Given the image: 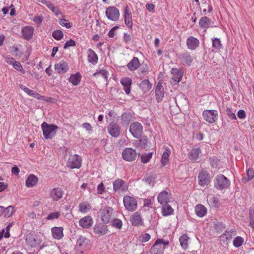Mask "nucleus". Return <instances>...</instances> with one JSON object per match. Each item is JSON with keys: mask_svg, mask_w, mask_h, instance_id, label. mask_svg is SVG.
<instances>
[{"mask_svg": "<svg viewBox=\"0 0 254 254\" xmlns=\"http://www.w3.org/2000/svg\"><path fill=\"white\" fill-rule=\"evenodd\" d=\"M155 95L158 102H161L164 95V90L161 83H158L155 89Z\"/></svg>", "mask_w": 254, "mask_h": 254, "instance_id": "nucleus-29", "label": "nucleus"}, {"mask_svg": "<svg viewBox=\"0 0 254 254\" xmlns=\"http://www.w3.org/2000/svg\"><path fill=\"white\" fill-rule=\"evenodd\" d=\"M139 86L144 92H147L151 88L152 84L149 80H144L141 82Z\"/></svg>", "mask_w": 254, "mask_h": 254, "instance_id": "nucleus-41", "label": "nucleus"}, {"mask_svg": "<svg viewBox=\"0 0 254 254\" xmlns=\"http://www.w3.org/2000/svg\"><path fill=\"white\" fill-rule=\"evenodd\" d=\"M140 240L142 242H146L150 239V236L148 233H145L141 235Z\"/></svg>", "mask_w": 254, "mask_h": 254, "instance_id": "nucleus-63", "label": "nucleus"}, {"mask_svg": "<svg viewBox=\"0 0 254 254\" xmlns=\"http://www.w3.org/2000/svg\"><path fill=\"white\" fill-rule=\"evenodd\" d=\"M121 117L122 120L125 123L128 122L131 120V115L128 113H123Z\"/></svg>", "mask_w": 254, "mask_h": 254, "instance_id": "nucleus-57", "label": "nucleus"}, {"mask_svg": "<svg viewBox=\"0 0 254 254\" xmlns=\"http://www.w3.org/2000/svg\"><path fill=\"white\" fill-rule=\"evenodd\" d=\"M195 212L197 216L202 217L206 215L207 209L204 205L199 204L195 206Z\"/></svg>", "mask_w": 254, "mask_h": 254, "instance_id": "nucleus-33", "label": "nucleus"}, {"mask_svg": "<svg viewBox=\"0 0 254 254\" xmlns=\"http://www.w3.org/2000/svg\"><path fill=\"white\" fill-rule=\"evenodd\" d=\"M63 194L64 191L60 188H54L50 192V196L54 201H58L63 197Z\"/></svg>", "mask_w": 254, "mask_h": 254, "instance_id": "nucleus-18", "label": "nucleus"}, {"mask_svg": "<svg viewBox=\"0 0 254 254\" xmlns=\"http://www.w3.org/2000/svg\"><path fill=\"white\" fill-rule=\"evenodd\" d=\"M189 237L187 234H184L180 237L179 241L182 248L184 249H187L188 248V241Z\"/></svg>", "mask_w": 254, "mask_h": 254, "instance_id": "nucleus-39", "label": "nucleus"}, {"mask_svg": "<svg viewBox=\"0 0 254 254\" xmlns=\"http://www.w3.org/2000/svg\"><path fill=\"white\" fill-rule=\"evenodd\" d=\"M139 65L140 63L138 59L134 57L127 64V67L130 71H134L139 67Z\"/></svg>", "mask_w": 254, "mask_h": 254, "instance_id": "nucleus-34", "label": "nucleus"}, {"mask_svg": "<svg viewBox=\"0 0 254 254\" xmlns=\"http://www.w3.org/2000/svg\"><path fill=\"white\" fill-rule=\"evenodd\" d=\"M107 129L109 133L113 137H117L120 134V128L117 124L114 123L110 124Z\"/></svg>", "mask_w": 254, "mask_h": 254, "instance_id": "nucleus-15", "label": "nucleus"}, {"mask_svg": "<svg viewBox=\"0 0 254 254\" xmlns=\"http://www.w3.org/2000/svg\"><path fill=\"white\" fill-rule=\"evenodd\" d=\"M79 208L81 212L85 213L91 208V206L87 202H83L79 204Z\"/></svg>", "mask_w": 254, "mask_h": 254, "instance_id": "nucleus-42", "label": "nucleus"}, {"mask_svg": "<svg viewBox=\"0 0 254 254\" xmlns=\"http://www.w3.org/2000/svg\"><path fill=\"white\" fill-rule=\"evenodd\" d=\"M106 15L107 18L112 21H117L120 17L119 9L114 6H109L106 8Z\"/></svg>", "mask_w": 254, "mask_h": 254, "instance_id": "nucleus-9", "label": "nucleus"}, {"mask_svg": "<svg viewBox=\"0 0 254 254\" xmlns=\"http://www.w3.org/2000/svg\"><path fill=\"white\" fill-rule=\"evenodd\" d=\"M152 155V152L146 153L142 154L140 157L141 162L143 164L148 163L151 159Z\"/></svg>", "mask_w": 254, "mask_h": 254, "instance_id": "nucleus-44", "label": "nucleus"}, {"mask_svg": "<svg viewBox=\"0 0 254 254\" xmlns=\"http://www.w3.org/2000/svg\"><path fill=\"white\" fill-rule=\"evenodd\" d=\"M125 22L126 25L129 28L132 27V14L129 12V8L127 6L124 10Z\"/></svg>", "mask_w": 254, "mask_h": 254, "instance_id": "nucleus-26", "label": "nucleus"}, {"mask_svg": "<svg viewBox=\"0 0 254 254\" xmlns=\"http://www.w3.org/2000/svg\"><path fill=\"white\" fill-rule=\"evenodd\" d=\"M124 205L126 210L130 212L135 211L137 209V202L133 197L126 195L123 198Z\"/></svg>", "mask_w": 254, "mask_h": 254, "instance_id": "nucleus-2", "label": "nucleus"}, {"mask_svg": "<svg viewBox=\"0 0 254 254\" xmlns=\"http://www.w3.org/2000/svg\"><path fill=\"white\" fill-rule=\"evenodd\" d=\"M98 75H100L103 78H104L106 80H107L108 76V72L107 71V70L100 69V70L97 71V72H95L93 74V76H96Z\"/></svg>", "mask_w": 254, "mask_h": 254, "instance_id": "nucleus-49", "label": "nucleus"}, {"mask_svg": "<svg viewBox=\"0 0 254 254\" xmlns=\"http://www.w3.org/2000/svg\"><path fill=\"white\" fill-rule=\"evenodd\" d=\"M61 216V213L59 211H56L54 212L51 213L49 214L46 219L48 220H51L54 219H57Z\"/></svg>", "mask_w": 254, "mask_h": 254, "instance_id": "nucleus-53", "label": "nucleus"}, {"mask_svg": "<svg viewBox=\"0 0 254 254\" xmlns=\"http://www.w3.org/2000/svg\"><path fill=\"white\" fill-rule=\"evenodd\" d=\"M247 175L248 180H251L254 177V171L252 168H249L247 171Z\"/></svg>", "mask_w": 254, "mask_h": 254, "instance_id": "nucleus-61", "label": "nucleus"}, {"mask_svg": "<svg viewBox=\"0 0 254 254\" xmlns=\"http://www.w3.org/2000/svg\"><path fill=\"white\" fill-rule=\"evenodd\" d=\"M19 87L24 91L26 93H27L28 95L32 96L37 99L40 100L42 98V96H41L39 94L36 92L34 90H31L29 89L28 87H26L23 84H20Z\"/></svg>", "mask_w": 254, "mask_h": 254, "instance_id": "nucleus-28", "label": "nucleus"}, {"mask_svg": "<svg viewBox=\"0 0 254 254\" xmlns=\"http://www.w3.org/2000/svg\"><path fill=\"white\" fill-rule=\"evenodd\" d=\"M147 142L148 140L147 138L146 137H142L139 139V140L137 141V142H136V145H137L138 147L145 148L147 146Z\"/></svg>", "mask_w": 254, "mask_h": 254, "instance_id": "nucleus-48", "label": "nucleus"}, {"mask_svg": "<svg viewBox=\"0 0 254 254\" xmlns=\"http://www.w3.org/2000/svg\"><path fill=\"white\" fill-rule=\"evenodd\" d=\"M198 184L201 187L207 186L210 183L209 174L205 171H201L198 176Z\"/></svg>", "mask_w": 254, "mask_h": 254, "instance_id": "nucleus-13", "label": "nucleus"}, {"mask_svg": "<svg viewBox=\"0 0 254 254\" xmlns=\"http://www.w3.org/2000/svg\"><path fill=\"white\" fill-rule=\"evenodd\" d=\"M169 244L168 241H164L163 239H157L151 248L152 252L163 254L164 250L166 246Z\"/></svg>", "mask_w": 254, "mask_h": 254, "instance_id": "nucleus-11", "label": "nucleus"}, {"mask_svg": "<svg viewBox=\"0 0 254 254\" xmlns=\"http://www.w3.org/2000/svg\"><path fill=\"white\" fill-rule=\"evenodd\" d=\"M63 231L62 227H54L51 229L52 236L55 239L60 240L64 237Z\"/></svg>", "mask_w": 254, "mask_h": 254, "instance_id": "nucleus-25", "label": "nucleus"}, {"mask_svg": "<svg viewBox=\"0 0 254 254\" xmlns=\"http://www.w3.org/2000/svg\"><path fill=\"white\" fill-rule=\"evenodd\" d=\"M81 75L79 72H76L75 74H71L69 78V81L74 86H77L80 83L81 79Z\"/></svg>", "mask_w": 254, "mask_h": 254, "instance_id": "nucleus-32", "label": "nucleus"}, {"mask_svg": "<svg viewBox=\"0 0 254 254\" xmlns=\"http://www.w3.org/2000/svg\"><path fill=\"white\" fill-rule=\"evenodd\" d=\"M180 59L183 64L190 65L192 61V59L190 55L187 52H186L180 55Z\"/></svg>", "mask_w": 254, "mask_h": 254, "instance_id": "nucleus-30", "label": "nucleus"}, {"mask_svg": "<svg viewBox=\"0 0 254 254\" xmlns=\"http://www.w3.org/2000/svg\"><path fill=\"white\" fill-rule=\"evenodd\" d=\"M94 232L99 235L102 236L105 235L108 231L107 226L103 224H96L94 227Z\"/></svg>", "mask_w": 254, "mask_h": 254, "instance_id": "nucleus-23", "label": "nucleus"}, {"mask_svg": "<svg viewBox=\"0 0 254 254\" xmlns=\"http://www.w3.org/2000/svg\"><path fill=\"white\" fill-rule=\"evenodd\" d=\"M158 201L159 203L162 205H164L169 201V197L168 196V193L167 191H163L161 192L157 197Z\"/></svg>", "mask_w": 254, "mask_h": 254, "instance_id": "nucleus-31", "label": "nucleus"}, {"mask_svg": "<svg viewBox=\"0 0 254 254\" xmlns=\"http://www.w3.org/2000/svg\"><path fill=\"white\" fill-rule=\"evenodd\" d=\"M170 154V150L168 147H166L161 157V163L162 166H165L168 163Z\"/></svg>", "mask_w": 254, "mask_h": 254, "instance_id": "nucleus-35", "label": "nucleus"}, {"mask_svg": "<svg viewBox=\"0 0 254 254\" xmlns=\"http://www.w3.org/2000/svg\"><path fill=\"white\" fill-rule=\"evenodd\" d=\"M55 70L61 74L65 73L68 69L67 63L62 60L55 64Z\"/></svg>", "mask_w": 254, "mask_h": 254, "instance_id": "nucleus-17", "label": "nucleus"}, {"mask_svg": "<svg viewBox=\"0 0 254 254\" xmlns=\"http://www.w3.org/2000/svg\"><path fill=\"white\" fill-rule=\"evenodd\" d=\"M34 29L31 26L24 27L21 30L22 37L26 40L30 39L33 35Z\"/></svg>", "mask_w": 254, "mask_h": 254, "instance_id": "nucleus-20", "label": "nucleus"}, {"mask_svg": "<svg viewBox=\"0 0 254 254\" xmlns=\"http://www.w3.org/2000/svg\"><path fill=\"white\" fill-rule=\"evenodd\" d=\"M233 233L232 231H226L221 236V240L224 242L231 240L232 238Z\"/></svg>", "mask_w": 254, "mask_h": 254, "instance_id": "nucleus-47", "label": "nucleus"}, {"mask_svg": "<svg viewBox=\"0 0 254 254\" xmlns=\"http://www.w3.org/2000/svg\"><path fill=\"white\" fill-rule=\"evenodd\" d=\"M4 60L7 64L11 65L16 61L14 58L8 55L4 57Z\"/></svg>", "mask_w": 254, "mask_h": 254, "instance_id": "nucleus-62", "label": "nucleus"}, {"mask_svg": "<svg viewBox=\"0 0 254 254\" xmlns=\"http://www.w3.org/2000/svg\"><path fill=\"white\" fill-rule=\"evenodd\" d=\"M12 65L15 69L21 72L22 73H25V71L23 69L21 64L19 62L15 61Z\"/></svg>", "mask_w": 254, "mask_h": 254, "instance_id": "nucleus-55", "label": "nucleus"}, {"mask_svg": "<svg viewBox=\"0 0 254 254\" xmlns=\"http://www.w3.org/2000/svg\"><path fill=\"white\" fill-rule=\"evenodd\" d=\"M46 6L50 10H51L57 16L61 13L59 9L55 7L54 4L51 2L49 1Z\"/></svg>", "mask_w": 254, "mask_h": 254, "instance_id": "nucleus-54", "label": "nucleus"}, {"mask_svg": "<svg viewBox=\"0 0 254 254\" xmlns=\"http://www.w3.org/2000/svg\"><path fill=\"white\" fill-rule=\"evenodd\" d=\"M218 112L215 110H205L202 112L203 119L210 124L215 123L218 119Z\"/></svg>", "mask_w": 254, "mask_h": 254, "instance_id": "nucleus-4", "label": "nucleus"}, {"mask_svg": "<svg viewBox=\"0 0 254 254\" xmlns=\"http://www.w3.org/2000/svg\"><path fill=\"white\" fill-rule=\"evenodd\" d=\"M186 44L189 49L194 50L199 45V41L193 36H189L186 40Z\"/></svg>", "mask_w": 254, "mask_h": 254, "instance_id": "nucleus-14", "label": "nucleus"}, {"mask_svg": "<svg viewBox=\"0 0 254 254\" xmlns=\"http://www.w3.org/2000/svg\"><path fill=\"white\" fill-rule=\"evenodd\" d=\"M93 223V220L90 216H86L82 218L79 221V225L83 228H90Z\"/></svg>", "mask_w": 254, "mask_h": 254, "instance_id": "nucleus-22", "label": "nucleus"}, {"mask_svg": "<svg viewBox=\"0 0 254 254\" xmlns=\"http://www.w3.org/2000/svg\"><path fill=\"white\" fill-rule=\"evenodd\" d=\"M113 190L118 193L126 192L128 190L127 184L123 180L118 179L116 180L113 184Z\"/></svg>", "mask_w": 254, "mask_h": 254, "instance_id": "nucleus-6", "label": "nucleus"}, {"mask_svg": "<svg viewBox=\"0 0 254 254\" xmlns=\"http://www.w3.org/2000/svg\"><path fill=\"white\" fill-rule=\"evenodd\" d=\"M4 211V217H9L11 216L14 212V207L10 205L6 208L3 207Z\"/></svg>", "mask_w": 254, "mask_h": 254, "instance_id": "nucleus-45", "label": "nucleus"}, {"mask_svg": "<svg viewBox=\"0 0 254 254\" xmlns=\"http://www.w3.org/2000/svg\"><path fill=\"white\" fill-rule=\"evenodd\" d=\"M38 181L37 177L33 174H30L26 180V186L27 187H32L37 183Z\"/></svg>", "mask_w": 254, "mask_h": 254, "instance_id": "nucleus-36", "label": "nucleus"}, {"mask_svg": "<svg viewBox=\"0 0 254 254\" xmlns=\"http://www.w3.org/2000/svg\"><path fill=\"white\" fill-rule=\"evenodd\" d=\"M244 243V239L240 236L236 237L233 241V245L236 248H239Z\"/></svg>", "mask_w": 254, "mask_h": 254, "instance_id": "nucleus-50", "label": "nucleus"}, {"mask_svg": "<svg viewBox=\"0 0 254 254\" xmlns=\"http://www.w3.org/2000/svg\"><path fill=\"white\" fill-rule=\"evenodd\" d=\"M59 23L61 26L65 27L66 28H70L72 26V24L65 19H60Z\"/></svg>", "mask_w": 254, "mask_h": 254, "instance_id": "nucleus-56", "label": "nucleus"}, {"mask_svg": "<svg viewBox=\"0 0 254 254\" xmlns=\"http://www.w3.org/2000/svg\"><path fill=\"white\" fill-rule=\"evenodd\" d=\"M121 83L124 87V91L127 94H129L130 92V87L132 84V80L128 77H124L121 78Z\"/></svg>", "mask_w": 254, "mask_h": 254, "instance_id": "nucleus-21", "label": "nucleus"}, {"mask_svg": "<svg viewBox=\"0 0 254 254\" xmlns=\"http://www.w3.org/2000/svg\"><path fill=\"white\" fill-rule=\"evenodd\" d=\"M75 46V42L72 39H70L65 42V43L64 44V49H66L70 47H74Z\"/></svg>", "mask_w": 254, "mask_h": 254, "instance_id": "nucleus-60", "label": "nucleus"}, {"mask_svg": "<svg viewBox=\"0 0 254 254\" xmlns=\"http://www.w3.org/2000/svg\"><path fill=\"white\" fill-rule=\"evenodd\" d=\"M87 54L88 62L93 65L97 64L98 61V57L96 53L92 49L90 48L87 50Z\"/></svg>", "mask_w": 254, "mask_h": 254, "instance_id": "nucleus-24", "label": "nucleus"}, {"mask_svg": "<svg viewBox=\"0 0 254 254\" xmlns=\"http://www.w3.org/2000/svg\"><path fill=\"white\" fill-rule=\"evenodd\" d=\"M129 130L134 137L139 138L143 132V127L140 123L135 122L130 125Z\"/></svg>", "mask_w": 254, "mask_h": 254, "instance_id": "nucleus-5", "label": "nucleus"}, {"mask_svg": "<svg viewBox=\"0 0 254 254\" xmlns=\"http://www.w3.org/2000/svg\"><path fill=\"white\" fill-rule=\"evenodd\" d=\"M174 212V209L172 207L167 203L163 205L162 208V213L163 216H167L172 214Z\"/></svg>", "mask_w": 254, "mask_h": 254, "instance_id": "nucleus-37", "label": "nucleus"}, {"mask_svg": "<svg viewBox=\"0 0 254 254\" xmlns=\"http://www.w3.org/2000/svg\"><path fill=\"white\" fill-rule=\"evenodd\" d=\"M199 25L201 28H207L210 26V20L206 16L202 17L199 20Z\"/></svg>", "mask_w": 254, "mask_h": 254, "instance_id": "nucleus-38", "label": "nucleus"}, {"mask_svg": "<svg viewBox=\"0 0 254 254\" xmlns=\"http://www.w3.org/2000/svg\"><path fill=\"white\" fill-rule=\"evenodd\" d=\"M201 154L200 148L199 147H194L188 153V157L191 161L195 162L200 158Z\"/></svg>", "mask_w": 254, "mask_h": 254, "instance_id": "nucleus-16", "label": "nucleus"}, {"mask_svg": "<svg viewBox=\"0 0 254 254\" xmlns=\"http://www.w3.org/2000/svg\"><path fill=\"white\" fill-rule=\"evenodd\" d=\"M230 185V180L223 175H218L214 179V187L218 190L226 189Z\"/></svg>", "mask_w": 254, "mask_h": 254, "instance_id": "nucleus-3", "label": "nucleus"}, {"mask_svg": "<svg viewBox=\"0 0 254 254\" xmlns=\"http://www.w3.org/2000/svg\"><path fill=\"white\" fill-rule=\"evenodd\" d=\"M90 245V241L86 237L80 236L77 240L76 248L77 249L83 252L89 248Z\"/></svg>", "mask_w": 254, "mask_h": 254, "instance_id": "nucleus-10", "label": "nucleus"}, {"mask_svg": "<svg viewBox=\"0 0 254 254\" xmlns=\"http://www.w3.org/2000/svg\"><path fill=\"white\" fill-rule=\"evenodd\" d=\"M113 209L110 207H105L100 211L102 221L105 223H108L111 220Z\"/></svg>", "mask_w": 254, "mask_h": 254, "instance_id": "nucleus-12", "label": "nucleus"}, {"mask_svg": "<svg viewBox=\"0 0 254 254\" xmlns=\"http://www.w3.org/2000/svg\"><path fill=\"white\" fill-rule=\"evenodd\" d=\"M171 73L173 74L172 79L177 83L179 82L183 76V72L182 69L173 68L171 70Z\"/></svg>", "mask_w": 254, "mask_h": 254, "instance_id": "nucleus-27", "label": "nucleus"}, {"mask_svg": "<svg viewBox=\"0 0 254 254\" xmlns=\"http://www.w3.org/2000/svg\"><path fill=\"white\" fill-rule=\"evenodd\" d=\"M136 150L130 147L125 148L122 152V157L127 161H133L136 159Z\"/></svg>", "mask_w": 254, "mask_h": 254, "instance_id": "nucleus-7", "label": "nucleus"}, {"mask_svg": "<svg viewBox=\"0 0 254 254\" xmlns=\"http://www.w3.org/2000/svg\"><path fill=\"white\" fill-rule=\"evenodd\" d=\"M130 221L132 225L137 226L143 223L140 212H135L130 217Z\"/></svg>", "mask_w": 254, "mask_h": 254, "instance_id": "nucleus-19", "label": "nucleus"}, {"mask_svg": "<svg viewBox=\"0 0 254 254\" xmlns=\"http://www.w3.org/2000/svg\"><path fill=\"white\" fill-rule=\"evenodd\" d=\"M226 112L227 115L230 119H231V120H235L237 119L235 114L233 112L231 109H230L229 108H227L226 109Z\"/></svg>", "mask_w": 254, "mask_h": 254, "instance_id": "nucleus-58", "label": "nucleus"}, {"mask_svg": "<svg viewBox=\"0 0 254 254\" xmlns=\"http://www.w3.org/2000/svg\"><path fill=\"white\" fill-rule=\"evenodd\" d=\"M81 166V157L77 154L70 155L67 162V166L71 169H79Z\"/></svg>", "mask_w": 254, "mask_h": 254, "instance_id": "nucleus-8", "label": "nucleus"}, {"mask_svg": "<svg viewBox=\"0 0 254 254\" xmlns=\"http://www.w3.org/2000/svg\"><path fill=\"white\" fill-rule=\"evenodd\" d=\"M112 225L116 228L121 229L123 226L122 221L118 218L114 219L112 222Z\"/></svg>", "mask_w": 254, "mask_h": 254, "instance_id": "nucleus-51", "label": "nucleus"}, {"mask_svg": "<svg viewBox=\"0 0 254 254\" xmlns=\"http://www.w3.org/2000/svg\"><path fill=\"white\" fill-rule=\"evenodd\" d=\"M26 241L28 245L31 247H36L39 244L36 239L33 236L27 237Z\"/></svg>", "mask_w": 254, "mask_h": 254, "instance_id": "nucleus-43", "label": "nucleus"}, {"mask_svg": "<svg viewBox=\"0 0 254 254\" xmlns=\"http://www.w3.org/2000/svg\"><path fill=\"white\" fill-rule=\"evenodd\" d=\"M52 36L55 39L60 40L63 38L64 34L61 30H56L53 32Z\"/></svg>", "mask_w": 254, "mask_h": 254, "instance_id": "nucleus-52", "label": "nucleus"}, {"mask_svg": "<svg viewBox=\"0 0 254 254\" xmlns=\"http://www.w3.org/2000/svg\"><path fill=\"white\" fill-rule=\"evenodd\" d=\"M41 128L45 138L49 139L53 138L56 135L58 127L44 122L41 125Z\"/></svg>", "mask_w": 254, "mask_h": 254, "instance_id": "nucleus-1", "label": "nucleus"}, {"mask_svg": "<svg viewBox=\"0 0 254 254\" xmlns=\"http://www.w3.org/2000/svg\"><path fill=\"white\" fill-rule=\"evenodd\" d=\"M222 47V44L219 39L215 38L212 39V51L217 52Z\"/></svg>", "mask_w": 254, "mask_h": 254, "instance_id": "nucleus-40", "label": "nucleus"}, {"mask_svg": "<svg viewBox=\"0 0 254 254\" xmlns=\"http://www.w3.org/2000/svg\"><path fill=\"white\" fill-rule=\"evenodd\" d=\"M105 190V188L103 182L100 183L97 187V193L98 194H102Z\"/></svg>", "mask_w": 254, "mask_h": 254, "instance_id": "nucleus-59", "label": "nucleus"}, {"mask_svg": "<svg viewBox=\"0 0 254 254\" xmlns=\"http://www.w3.org/2000/svg\"><path fill=\"white\" fill-rule=\"evenodd\" d=\"M207 200L210 204L213 206L218 207L219 205L218 198L214 196L209 195L207 197Z\"/></svg>", "mask_w": 254, "mask_h": 254, "instance_id": "nucleus-46", "label": "nucleus"}, {"mask_svg": "<svg viewBox=\"0 0 254 254\" xmlns=\"http://www.w3.org/2000/svg\"><path fill=\"white\" fill-rule=\"evenodd\" d=\"M119 28V26H116L112 28L109 32L108 33V36L109 37L111 38H113L115 35H116L115 30Z\"/></svg>", "mask_w": 254, "mask_h": 254, "instance_id": "nucleus-64", "label": "nucleus"}]
</instances>
